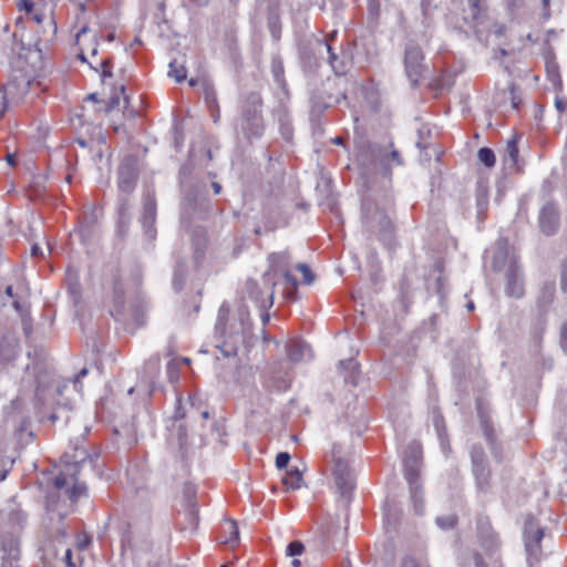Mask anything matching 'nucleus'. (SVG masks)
<instances>
[{"mask_svg": "<svg viewBox=\"0 0 567 567\" xmlns=\"http://www.w3.org/2000/svg\"><path fill=\"white\" fill-rule=\"evenodd\" d=\"M404 70L413 87H417L425 71L424 53L421 47L410 41L404 49Z\"/></svg>", "mask_w": 567, "mask_h": 567, "instance_id": "12", "label": "nucleus"}, {"mask_svg": "<svg viewBox=\"0 0 567 567\" xmlns=\"http://www.w3.org/2000/svg\"><path fill=\"white\" fill-rule=\"evenodd\" d=\"M471 9L472 22H478L481 14L486 10L485 0H467Z\"/></svg>", "mask_w": 567, "mask_h": 567, "instance_id": "51", "label": "nucleus"}, {"mask_svg": "<svg viewBox=\"0 0 567 567\" xmlns=\"http://www.w3.org/2000/svg\"><path fill=\"white\" fill-rule=\"evenodd\" d=\"M112 317L120 320L125 312V290L120 277L115 276L113 281V306L110 310Z\"/></svg>", "mask_w": 567, "mask_h": 567, "instance_id": "24", "label": "nucleus"}, {"mask_svg": "<svg viewBox=\"0 0 567 567\" xmlns=\"http://www.w3.org/2000/svg\"><path fill=\"white\" fill-rule=\"evenodd\" d=\"M281 482L289 489H298L301 486L302 474L298 467H292L286 472Z\"/></svg>", "mask_w": 567, "mask_h": 567, "instance_id": "42", "label": "nucleus"}, {"mask_svg": "<svg viewBox=\"0 0 567 567\" xmlns=\"http://www.w3.org/2000/svg\"><path fill=\"white\" fill-rule=\"evenodd\" d=\"M101 68V78L104 81L106 78H112L113 72V59L112 58H105L100 62Z\"/></svg>", "mask_w": 567, "mask_h": 567, "instance_id": "58", "label": "nucleus"}, {"mask_svg": "<svg viewBox=\"0 0 567 567\" xmlns=\"http://www.w3.org/2000/svg\"><path fill=\"white\" fill-rule=\"evenodd\" d=\"M276 281L270 271H266L261 280L247 279L245 281L243 293L245 298L254 301L259 310H268L274 305Z\"/></svg>", "mask_w": 567, "mask_h": 567, "instance_id": "7", "label": "nucleus"}, {"mask_svg": "<svg viewBox=\"0 0 567 567\" xmlns=\"http://www.w3.org/2000/svg\"><path fill=\"white\" fill-rule=\"evenodd\" d=\"M187 278V264L186 259L182 256L175 257L174 272H173V288L176 292L183 290Z\"/></svg>", "mask_w": 567, "mask_h": 567, "instance_id": "31", "label": "nucleus"}, {"mask_svg": "<svg viewBox=\"0 0 567 567\" xmlns=\"http://www.w3.org/2000/svg\"><path fill=\"white\" fill-rule=\"evenodd\" d=\"M290 454L288 452H279L276 456V466L278 470H284L290 462Z\"/></svg>", "mask_w": 567, "mask_h": 567, "instance_id": "60", "label": "nucleus"}, {"mask_svg": "<svg viewBox=\"0 0 567 567\" xmlns=\"http://www.w3.org/2000/svg\"><path fill=\"white\" fill-rule=\"evenodd\" d=\"M475 198L478 215L484 214L488 206V186L487 183L478 181L475 187Z\"/></svg>", "mask_w": 567, "mask_h": 567, "instance_id": "38", "label": "nucleus"}, {"mask_svg": "<svg viewBox=\"0 0 567 567\" xmlns=\"http://www.w3.org/2000/svg\"><path fill=\"white\" fill-rule=\"evenodd\" d=\"M300 63L306 74H315L321 65L318 50L311 47H303L300 50Z\"/></svg>", "mask_w": 567, "mask_h": 567, "instance_id": "27", "label": "nucleus"}, {"mask_svg": "<svg viewBox=\"0 0 567 567\" xmlns=\"http://www.w3.org/2000/svg\"><path fill=\"white\" fill-rule=\"evenodd\" d=\"M399 286H400L401 303H402L403 310L405 312H408L409 307L412 302V299H411V284H410V280L405 272L402 274Z\"/></svg>", "mask_w": 567, "mask_h": 567, "instance_id": "41", "label": "nucleus"}, {"mask_svg": "<svg viewBox=\"0 0 567 567\" xmlns=\"http://www.w3.org/2000/svg\"><path fill=\"white\" fill-rule=\"evenodd\" d=\"M388 155L383 152V147L378 144H367L360 147L357 154V162L361 168L360 175L368 184L370 177L381 173L389 176V169L385 165ZM369 188V185H367Z\"/></svg>", "mask_w": 567, "mask_h": 567, "instance_id": "6", "label": "nucleus"}, {"mask_svg": "<svg viewBox=\"0 0 567 567\" xmlns=\"http://www.w3.org/2000/svg\"><path fill=\"white\" fill-rule=\"evenodd\" d=\"M278 121H279V130H280V134H281L282 138L287 142H290L293 136V127H292L289 114L286 111H284L279 115Z\"/></svg>", "mask_w": 567, "mask_h": 567, "instance_id": "45", "label": "nucleus"}, {"mask_svg": "<svg viewBox=\"0 0 567 567\" xmlns=\"http://www.w3.org/2000/svg\"><path fill=\"white\" fill-rule=\"evenodd\" d=\"M422 464V445L413 441L406 445L403 454L404 478L408 483L414 484L420 478V468Z\"/></svg>", "mask_w": 567, "mask_h": 567, "instance_id": "16", "label": "nucleus"}, {"mask_svg": "<svg viewBox=\"0 0 567 567\" xmlns=\"http://www.w3.org/2000/svg\"><path fill=\"white\" fill-rule=\"evenodd\" d=\"M140 176L137 158L134 155L125 156L116 172L118 194L133 195Z\"/></svg>", "mask_w": 567, "mask_h": 567, "instance_id": "11", "label": "nucleus"}, {"mask_svg": "<svg viewBox=\"0 0 567 567\" xmlns=\"http://www.w3.org/2000/svg\"><path fill=\"white\" fill-rule=\"evenodd\" d=\"M296 269L302 274L305 284L310 285L313 282L315 275L307 264H297Z\"/></svg>", "mask_w": 567, "mask_h": 567, "instance_id": "57", "label": "nucleus"}, {"mask_svg": "<svg viewBox=\"0 0 567 567\" xmlns=\"http://www.w3.org/2000/svg\"><path fill=\"white\" fill-rule=\"evenodd\" d=\"M555 296V285L554 284H545L542 288L540 296L537 299V305L539 308H547L554 300Z\"/></svg>", "mask_w": 567, "mask_h": 567, "instance_id": "47", "label": "nucleus"}, {"mask_svg": "<svg viewBox=\"0 0 567 567\" xmlns=\"http://www.w3.org/2000/svg\"><path fill=\"white\" fill-rule=\"evenodd\" d=\"M477 414H478L483 436L486 440V443L489 447L493 458L497 463L503 462L506 458V455L504 453L503 443L498 437L497 431L494 427L491 416L488 415V413L483 411L480 406L477 408Z\"/></svg>", "mask_w": 567, "mask_h": 567, "instance_id": "15", "label": "nucleus"}, {"mask_svg": "<svg viewBox=\"0 0 567 567\" xmlns=\"http://www.w3.org/2000/svg\"><path fill=\"white\" fill-rule=\"evenodd\" d=\"M383 152L388 155V159H385V165L389 169V175L391 174L390 165L391 163L395 164L396 166H400L403 164V159L396 150L388 151L385 147H383Z\"/></svg>", "mask_w": 567, "mask_h": 567, "instance_id": "55", "label": "nucleus"}, {"mask_svg": "<svg viewBox=\"0 0 567 567\" xmlns=\"http://www.w3.org/2000/svg\"><path fill=\"white\" fill-rule=\"evenodd\" d=\"M12 87V83H9L8 85H0V118L3 117L8 109V94Z\"/></svg>", "mask_w": 567, "mask_h": 567, "instance_id": "53", "label": "nucleus"}, {"mask_svg": "<svg viewBox=\"0 0 567 567\" xmlns=\"http://www.w3.org/2000/svg\"><path fill=\"white\" fill-rule=\"evenodd\" d=\"M305 550V545L300 540H292L287 545L286 554L290 557L300 556Z\"/></svg>", "mask_w": 567, "mask_h": 567, "instance_id": "56", "label": "nucleus"}, {"mask_svg": "<svg viewBox=\"0 0 567 567\" xmlns=\"http://www.w3.org/2000/svg\"><path fill=\"white\" fill-rule=\"evenodd\" d=\"M436 524L444 530L452 529L457 524V517L455 515L440 516L436 518Z\"/></svg>", "mask_w": 567, "mask_h": 567, "instance_id": "54", "label": "nucleus"}, {"mask_svg": "<svg viewBox=\"0 0 567 567\" xmlns=\"http://www.w3.org/2000/svg\"><path fill=\"white\" fill-rule=\"evenodd\" d=\"M411 499L414 504L415 512L421 514L423 512L422 486L420 478H416L414 484L409 483Z\"/></svg>", "mask_w": 567, "mask_h": 567, "instance_id": "44", "label": "nucleus"}, {"mask_svg": "<svg viewBox=\"0 0 567 567\" xmlns=\"http://www.w3.org/2000/svg\"><path fill=\"white\" fill-rule=\"evenodd\" d=\"M223 532L226 533L228 536L225 538V543L234 546L235 544H238L239 542V529L237 526V523L233 519L226 520L225 525L223 526Z\"/></svg>", "mask_w": 567, "mask_h": 567, "instance_id": "46", "label": "nucleus"}, {"mask_svg": "<svg viewBox=\"0 0 567 567\" xmlns=\"http://www.w3.org/2000/svg\"><path fill=\"white\" fill-rule=\"evenodd\" d=\"M445 85H446V83H445V79L443 75L433 78L429 83V86L431 87V90L436 91V92L444 90Z\"/></svg>", "mask_w": 567, "mask_h": 567, "instance_id": "63", "label": "nucleus"}, {"mask_svg": "<svg viewBox=\"0 0 567 567\" xmlns=\"http://www.w3.org/2000/svg\"><path fill=\"white\" fill-rule=\"evenodd\" d=\"M361 216L365 231L377 235L386 249L395 248V226L384 207H381L375 200L364 198L361 205Z\"/></svg>", "mask_w": 567, "mask_h": 567, "instance_id": "2", "label": "nucleus"}, {"mask_svg": "<svg viewBox=\"0 0 567 567\" xmlns=\"http://www.w3.org/2000/svg\"><path fill=\"white\" fill-rule=\"evenodd\" d=\"M338 372L346 384L358 385L360 378V365L357 360L349 358L338 362Z\"/></svg>", "mask_w": 567, "mask_h": 567, "instance_id": "22", "label": "nucleus"}, {"mask_svg": "<svg viewBox=\"0 0 567 567\" xmlns=\"http://www.w3.org/2000/svg\"><path fill=\"white\" fill-rule=\"evenodd\" d=\"M267 27L275 41H278L281 37V21L280 14L277 7L268 8Z\"/></svg>", "mask_w": 567, "mask_h": 567, "instance_id": "36", "label": "nucleus"}, {"mask_svg": "<svg viewBox=\"0 0 567 567\" xmlns=\"http://www.w3.org/2000/svg\"><path fill=\"white\" fill-rule=\"evenodd\" d=\"M132 195L118 194L117 196V224L121 233L126 231L131 220Z\"/></svg>", "mask_w": 567, "mask_h": 567, "instance_id": "26", "label": "nucleus"}, {"mask_svg": "<svg viewBox=\"0 0 567 567\" xmlns=\"http://www.w3.org/2000/svg\"><path fill=\"white\" fill-rule=\"evenodd\" d=\"M262 106L260 92L250 91L241 95L238 125L249 141L261 137L265 132Z\"/></svg>", "mask_w": 567, "mask_h": 567, "instance_id": "3", "label": "nucleus"}, {"mask_svg": "<svg viewBox=\"0 0 567 567\" xmlns=\"http://www.w3.org/2000/svg\"><path fill=\"white\" fill-rule=\"evenodd\" d=\"M476 533L477 538L483 549L488 555H494L501 547V540L498 535L492 527V524L486 516H481L476 520Z\"/></svg>", "mask_w": 567, "mask_h": 567, "instance_id": "19", "label": "nucleus"}, {"mask_svg": "<svg viewBox=\"0 0 567 567\" xmlns=\"http://www.w3.org/2000/svg\"><path fill=\"white\" fill-rule=\"evenodd\" d=\"M89 457L87 451L84 447L74 446L73 452H65L62 456L66 465L79 466L84 463Z\"/></svg>", "mask_w": 567, "mask_h": 567, "instance_id": "40", "label": "nucleus"}, {"mask_svg": "<svg viewBox=\"0 0 567 567\" xmlns=\"http://www.w3.org/2000/svg\"><path fill=\"white\" fill-rule=\"evenodd\" d=\"M27 355L31 363L25 370L32 369L34 374L35 400L42 405H58L71 410V401L63 396L68 383L56 378L53 367L48 362L47 350L43 347H31Z\"/></svg>", "mask_w": 567, "mask_h": 567, "instance_id": "1", "label": "nucleus"}, {"mask_svg": "<svg viewBox=\"0 0 567 567\" xmlns=\"http://www.w3.org/2000/svg\"><path fill=\"white\" fill-rule=\"evenodd\" d=\"M433 425L437 437L447 435L445 421L440 411H433Z\"/></svg>", "mask_w": 567, "mask_h": 567, "instance_id": "52", "label": "nucleus"}, {"mask_svg": "<svg viewBox=\"0 0 567 567\" xmlns=\"http://www.w3.org/2000/svg\"><path fill=\"white\" fill-rule=\"evenodd\" d=\"M173 135H174V147L176 151L182 148L184 142V134L182 128L178 125L173 126Z\"/></svg>", "mask_w": 567, "mask_h": 567, "instance_id": "61", "label": "nucleus"}, {"mask_svg": "<svg viewBox=\"0 0 567 567\" xmlns=\"http://www.w3.org/2000/svg\"><path fill=\"white\" fill-rule=\"evenodd\" d=\"M337 34L338 31L334 30L331 33L327 34L322 41L318 40L317 44L319 49L321 47L326 48V51L328 53V63L334 73L333 78H337L340 81H342L341 78L349 72L351 68V62L342 50L340 54L336 51L333 42L336 40Z\"/></svg>", "mask_w": 567, "mask_h": 567, "instance_id": "13", "label": "nucleus"}, {"mask_svg": "<svg viewBox=\"0 0 567 567\" xmlns=\"http://www.w3.org/2000/svg\"><path fill=\"white\" fill-rule=\"evenodd\" d=\"M508 239L505 237H501L496 241V249L493 254L492 258V268L494 271H501L504 267L509 264L511 259L514 257H509L508 254Z\"/></svg>", "mask_w": 567, "mask_h": 567, "instance_id": "25", "label": "nucleus"}, {"mask_svg": "<svg viewBox=\"0 0 567 567\" xmlns=\"http://www.w3.org/2000/svg\"><path fill=\"white\" fill-rule=\"evenodd\" d=\"M168 75L175 79L176 82L181 83L187 78L186 70V55L181 54L178 58H174L169 62Z\"/></svg>", "mask_w": 567, "mask_h": 567, "instance_id": "33", "label": "nucleus"}, {"mask_svg": "<svg viewBox=\"0 0 567 567\" xmlns=\"http://www.w3.org/2000/svg\"><path fill=\"white\" fill-rule=\"evenodd\" d=\"M332 475L339 493L348 498L354 488L353 475L349 464L336 455H333Z\"/></svg>", "mask_w": 567, "mask_h": 567, "instance_id": "18", "label": "nucleus"}, {"mask_svg": "<svg viewBox=\"0 0 567 567\" xmlns=\"http://www.w3.org/2000/svg\"><path fill=\"white\" fill-rule=\"evenodd\" d=\"M156 196L155 187L153 184L145 185L143 190V213L141 224L145 239L152 244L156 238Z\"/></svg>", "mask_w": 567, "mask_h": 567, "instance_id": "10", "label": "nucleus"}, {"mask_svg": "<svg viewBox=\"0 0 567 567\" xmlns=\"http://www.w3.org/2000/svg\"><path fill=\"white\" fill-rule=\"evenodd\" d=\"M230 312L229 305L227 302H223L218 309V317L215 324V333L218 338L223 340L226 339L229 327H227V320Z\"/></svg>", "mask_w": 567, "mask_h": 567, "instance_id": "34", "label": "nucleus"}, {"mask_svg": "<svg viewBox=\"0 0 567 567\" xmlns=\"http://www.w3.org/2000/svg\"><path fill=\"white\" fill-rule=\"evenodd\" d=\"M18 340L13 337H4L0 342V355L6 361L13 360L18 354Z\"/></svg>", "mask_w": 567, "mask_h": 567, "instance_id": "39", "label": "nucleus"}, {"mask_svg": "<svg viewBox=\"0 0 567 567\" xmlns=\"http://www.w3.org/2000/svg\"><path fill=\"white\" fill-rule=\"evenodd\" d=\"M200 90L203 92L204 101L207 107L216 106L218 104L217 93L212 81L203 80L200 82Z\"/></svg>", "mask_w": 567, "mask_h": 567, "instance_id": "43", "label": "nucleus"}, {"mask_svg": "<svg viewBox=\"0 0 567 567\" xmlns=\"http://www.w3.org/2000/svg\"><path fill=\"white\" fill-rule=\"evenodd\" d=\"M65 495L71 501V503H75L82 496H87V487L84 482H75L72 487L65 489Z\"/></svg>", "mask_w": 567, "mask_h": 567, "instance_id": "48", "label": "nucleus"}, {"mask_svg": "<svg viewBox=\"0 0 567 567\" xmlns=\"http://www.w3.org/2000/svg\"><path fill=\"white\" fill-rule=\"evenodd\" d=\"M262 384L269 391L284 392L290 388L291 378L287 370L276 364L272 365L269 373L265 375Z\"/></svg>", "mask_w": 567, "mask_h": 567, "instance_id": "21", "label": "nucleus"}, {"mask_svg": "<svg viewBox=\"0 0 567 567\" xmlns=\"http://www.w3.org/2000/svg\"><path fill=\"white\" fill-rule=\"evenodd\" d=\"M251 330L252 323L249 310L246 306H243L237 310V321L229 326L226 339L216 344V348H218L226 358L236 357L239 344L245 342L246 338L250 336Z\"/></svg>", "mask_w": 567, "mask_h": 567, "instance_id": "5", "label": "nucleus"}, {"mask_svg": "<svg viewBox=\"0 0 567 567\" xmlns=\"http://www.w3.org/2000/svg\"><path fill=\"white\" fill-rule=\"evenodd\" d=\"M270 264L269 270L275 277L276 271H284L288 269L290 262V255L288 251L272 252L268 257Z\"/></svg>", "mask_w": 567, "mask_h": 567, "instance_id": "35", "label": "nucleus"}, {"mask_svg": "<svg viewBox=\"0 0 567 567\" xmlns=\"http://www.w3.org/2000/svg\"><path fill=\"white\" fill-rule=\"evenodd\" d=\"M523 538L525 545V551L527 555V561L530 566L538 563L542 559V540L544 538V529L539 525L538 520L532 515H528L525 519L523 527Z\"/></svg>", "mask_w": 567, "mask_h": 567, "instance_id": "9", "label": "nucleus"}, {"mask_svg": "<svg viewBox=\"0 0 567 567\" xmlns=\"http://www.w3.org/2000/svg\"><path fill=\"white\" fill-rule=\"evenodd\" d=\"M286 349L289 360L293 363H298L300 361L312 358L310 346L301 339L290 340L287 343Z\"/></svg>", "mask_w": 567, "mask_h": 567, "instance_id": "23", "label": "nucleus"}, {"mask_svg": "<svg viewBox=\"0 0 567 567\" xmlns=\"http://www.w3.org/2000/svg\"><path fill=\"white\" fill-rule=\"evenodd\" d=\"M560 347L567 353V321L560 329Z\"/></svg>", "mask_w": 567, "mask_h": 567, "instance_id": "64", "label": "nucleus"}, {"mask_svg": "<svg viewBox=\"0 0 567 567\" xmlns=\"http://www.w3.org/2000/svg\"><path fill=\"white\" fill-rule=\"evenodd\" d=\"M399 567H431L429 561L423 557H416L414 555H405Z\"/></svg>", "mask_w": 567, "mask_h": 567, "instance_id": "49", "label": "nucleus"}, {"mask_svg": "<svg viewBox=\"0 0 567 567\" xmlns=\"http://www.w3.org/2000/svg\"><path fill=\"white\" fill-rule=\"evenodd\" d=\"M547 72L549 75V79L558 85L559 89L563 86V82L558 72L557 64H547Z\"/></svg>", "mask_w": 567, "mask_h": 567, "instance_id": "59", "label": "nucleus"}, {"mask_svg": "<svg viewBox=\"0 0 567 567\" xmlns=\"http://www.w3.org/2000/svg\"><path fill=\"white\" fill-rule=\"evenodd\" d=\"M506 293L509 297L520 298L524 295L522 269L516 257H513L506 269Z\"/></svg>", "mask_w": 567, "mask_h": 567, "instance_id": "20", "label": "nucleus"}, {"mask_svg": "<svg viewBox=\"0 0 567 567\" xmlns=\"http://www.w3.org/2000/svg\"><path fill=\"white\" fill-rule=\"evenodd\" d=\"M347 99V89L342 81L328 76L310 91L311 116L319 117L326 110Z\"/></svg>", "mask_w": 567, "mask_h": 567, "instance_id": "4", "label": "nucleus"}, {"mask_svg": "<svg viewBox=\"0 0 567 567\" xmlns=\"http://www.w3.org/2000/svg\"><path fill=\"white\" fill-rule=\"evenodd\" d=\"M6 424L10 426L12 431L22 440L24 432H27L31 425V419L29 411L25 408V403L22 399L17 398L11 401L10 405L6 410Z\"/></svg>", "mask_w": 567, "mask_h": 567, "instance_id": "14", "label": "nucleus"}, {"mask_svg": "<svg viewBox=\"0 0 567 567\" xmlns=\"http://www.w3.org/2000/svg\"><path fill=\"white\" fill-rule=\"evenodd\" d=\"M560 289L567 292V258L560 265Z\"/></svg>", "mask_w": 567, "mask_h": 567, "instance_id": "62", "label": "nucleus"}, {"mask_svg": "<svg viewBox=\"0 0 567 567\" xmlns=\"http://www.w3.org/2000/svg\"><path fill=\"white\" fill-rule=\"evenodd\" d=\"M477 156L480 162L487 168H491L495 165L496 157L495 153L489 147H482L477 152Z\"/></svg>", "mask_w": 567, "mask_h": 567, "instance_id": "50", "label": "nucleus"}, {"mask_svg": "<svg viewBox=\"0 0 567 567\" xmlns=\"http://www.w3.org/2000/svg\"><path fill=\"white\" fill-rule=\"evenodd\" d=\"M130 309L133 320L136 322V324H144L145 313L148 309V300L144 292L141 290L136 291L134 298L131 301Z\"/></svg>", "mask_w": 567, "mask_h": 567, "instance_id": "28", "label": "nucleus"}, {"mask_svg": "<svg viewBox=\"0 0 567 567\" xmlns=\"http://www.w3.org/2000/svg\"><path fill=\"white\" fill-rule=\"evenodd\" d=\"M270 70L277 85L286 91L287 83L285 79V68L279 54H274L271 56Z\"/></svg>", "mask_w": 567, "mask_h": 567, "instance_id": "37", "label": "nucleus"}, {"mask_svg": "<svg viewBox=\"0 0 567 567\" xmlns=\"http://www.w3.org/2000/svg\"><path fill=\"white\" fill-rule=\"evenodd\" d=\"M223 42L229 54L235 58L238 54L237 27L231 21L224 27Z\"/></svg>", "mask_w": 567, "mask_h": 567, "instance_id": "32", "label": "nucleus"}, {"mask_svg": "<svg viewBox=\"0 0 567 567\" xmlns=\"http://www.w3.org/2000/svg\"><path fill=\"white\" fill-rule=\"evenodd\" d=\"M471 471L478 493L487 494L492 487V471L481 444H473L470 451Z\"/></svg>", "mask_w": 567, "mask_h": 567, "instance_id": "8", "label": "nucleus"}, {"mask_svg": "<svg viewBox=\"0 0 567 567\" xmlns=\"http://www.w3.org/2000/svg\"><path fill=\"white\" fill-rule=\"evenodd\" d=\"M183 497L187 506V516L192 526L196 527L199 520L198 509L196 506V488L193 484H185Z\"/></svg>", "mask_w": 567, "mask_h": 567, "instance_id": "29", "label": "nucleus"}, {"mask_svg": "<svg viewBox=\"0 0 567 567\" xmlns=\"http://www.w3.org/2000/svg\"><path fill=\"white\" fill-rule=\"evenodd\" d=\"M560 225V210L558 204L554 200L547 202L539 210L538 226L547 237L557 234Z\"/></svg>", "mask_w": 567, "mask_h": 567, "instance_id": "17", "label": "nucleus"}, {"mask_svg": "<svg viewBox=\"0 0 567 567\" xmlns=\"http://www.w3.org/2000/svg\"><path fill=\"white\" fill-rule=\"evenodd\" d=\"M505 163L517 173L523 172V165L519 163L518 136L514 135L507 141L505 150Z\"/></svg>", "mask_w": 567, "mask_h": 567, "instance_id": "30", "label": "nucleus"}]
</instances>
